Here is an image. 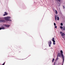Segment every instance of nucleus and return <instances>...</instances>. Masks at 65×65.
I'll return each instance as SVG.
<instances>
[{
	"label": "nucleus",
	"instance_id": "f257e3e1",
	"mask_svg": "<svg viewBox=\"0 0 65 65\" xmlns=\"http://www.w3.org/2000/svg\"><path fill=\"white\" fill-rule=\"evenodd\" d=\"M11 19L10 17H7L4 18L5 20H6V21H11V20L10 19Z\"/></svg>",
	"mask_w": 65,
	"mask_h": 65
},
{
	"label": "nucleus",
	"instance_id": "f03ea898",
	"mask_svg": "<svg viewBox=\"0 0 65 65\" xmlns=\"http://www.w3.org/2000/svg\"><path fill=\"white\" fill-rule=\"evenodd\" d=\"M0 19H1V20H0V23H4L6 22L5 20H4V18H1Z\"/></svg>",
	"mask_w": 65,
	"mask_h": 65
},
{
	"label": "nucleus",
	"instance_id": "7ed1b4c3",
	"mask_svg": "<svg viewBox=\"0 0 65 65\" xmlns=\"http://www.w3.org/2000/svg\"><path fill=\"white\" fill-rule=\"evenodd\" d=\"M52 41H53V44L54 45H55L56 44V43H55V39L54 38H53L52 39Z\"/></svg>",
	"mask_w": 65,
	"mask_h": 65
},
{
	"label": "nucleus",
	"instance_id": "20e7f679",
	"mask_svg": "<svg viewBox=\"0 0 65 65\" xmlns=\"http://www.w3.org/2000/svg\"><path fill=\"white\" fill-rule=\"evenodd\" d=\"M48 44L49 45V46H51V45L52 44V41H49L48 42Z\"/></svg>",
	"mask_w": 65,
	"mask_h": 65
},
{
	"label": "nucleus",
	"instance_id": "39448f33",
	"mask_svg": "<svg viewBox=\"0 0 65 65\" xmlns=\"http://www.w3.org/2000/svg\"><path fill=\"white\" fill-rule=\"evenodd\" d=\"M61 53H58L57 54V58H58V57H61Z\"/></svg>",
	"mask_w": 65,
	"mask_h": 65
},
{
	"label": "nucleus",
	"instance_id": "423d86ee",
	"mask_svg": "<svg viewBox=\"0 0 65 65\" xmlns=\"http://www.w3.org/2000/svg\"><path fill=\"white\" fill-rule=\"evenodd\" d=\"M5 14L3 15L4 16H5L6 15H7L8 14L6 12H5Z\"/></svg>",
	"mask_w": 65,
	"mask_h": 65
},
{
	"label": "nucleus",
	"instance_id": "0eeeda50",
	"mask_svg": "<svg viewBox=\"0 0 65 65\" xmlns=\"http://www.w3.org/2000/svg\"><path fill=\"white\" fill-rule=\"evenodd\" d=\"M9 25H5L4 26H5V27H9Z\"/></svg>",
	"mask_w": 65,
	"mask_h": 65
},
{
	"label": "nucleus",
	"instance_id": "6e6552de",
	"mask_svg": "<svg viewBox=\"0 0 65 65\" xmlns=\"http://www.w3.org/2000/svg\"><path fill=\"white\" fill-rule=\"evenodd\" d=\"M55 21H57V15H55Z\"/></svg>",
	"mask_w": 65,
	"mask_h": 65
},
{
	"label": "nucleus",
	"instance_id": "1a4fd4ad",
	"mask_svg": "<svg viewBox=\"0 0 65 65\" xmlns=\"http://www.w3.org/2000/svg\"><path fill=\"white\" fill-rule=\"evenodd\" d=\"M64 35H65V34H64V33H63L61 34L62 36H64Z\"/></svg>",
	"mask_w": 65,
	"mask_h": 65
},
{
	"label": "nucleus",
	"instance_id": "9d476101",
	"mask_svg": "<svg viewBox=\"0 0 65 65\" xmlns=\"http://www.w3.org/2000/svg\"><path fill=\"white\" fill-rule=\"evenodd\" d=\"M57 20L58 21H59V17H57Z\"/></svg>",
	"mask_w": 65,
	"mask_h": 65
},
{
	"label": "nucleus",
	"instance_id": "9b49d317",
	"mask_svg": "<svg viewBox=\"0 0 65 65\" xmlns=\"http://www.w3.org/2000/svg\"><path fill=\"white\" fill-rule=\"evenodd\" d=\"M55 13L57 14L58 13V12H57V10H55Z\"/></svg>",
	"mask_w": 65,
	"mask_h": 65
},
{
	"label": "nucleus",
	"instance_id": "f8f14e48",
	"mask_svg": "<svg viewBox=\"0 0 65 65\" xmlns=\"http://www.w3.org/2000/svg\"><path fill=\"white\" fill-rule=\"evenodd\" d=\"M63 30H65V26L63 27Z\"/></svg>",
	"mask_w": 65,
	"mask_h": 65
},
{
	"label": "nucleus",
	"instance_id": "ddd939ff",
	"mask_svg": "<svg viewBox=\"0 0 65 65\" xmlns=\"http://www.w3.org/2000/svg\"><path fill=\"white\" fill-rule=\"evenodd\" d=\"M2 29H5V28H4V27H3L2 28Z\"/></svg>",
	"mask_w": 65,
	"mask_h": 65
},
{
	"label": "nucleus",
	"instance_id": "4468645a",
	"mask_svg": "<svg viewBox=\"0 0 65 65\" xmlns=\"http://www.w3.org/2000/svg\"><path fill=\"white\" fill-rule=\"evenodd\" d=\"M60 29H63V27H62V26H60Z\"/></svg>",
	"mask_w": 65,
	"mask_h": 65
},
{
	"label": "nucleus",
	"instance_id": "2eb2a0df",
	"mask_svg": "<svg viewBox=\"0 0 65 65\" xmlns=\"http://www.w3.org/2000/svg\"><path fill=\"white\" fill-rule=\"evenodd\" d=\"M54 60H55V59H54V58H53V60H52V62H54Z\"/></svg>",
	"mask_w": 65,
	"mask_h": 65
},
{
	"label": "nucleus",
	"instance_id": "dca6fc26",
	"mask_svg": "<svg viewBox=\"0 0 65 65\" xmlns=\"http://www.w3.org/2000/svg\"><path fill=\"white\" fill-rule=\"evenodd\" d=\"M60 25L61 26H63V23H60Z\"/></svg>",
	"mask_w": 65,
	"mask_h": 65
},
{
	"label": "nucleus",
	"instance_id": "f3484780",
	"mask_svg": "<svg viewBox=\"0 0 65 65\" xmlns=\"http://www.w3.org/2000/svg\"><path fill=\"white\" fill-rule=\"evenodd\" d=\"M55 28H56V29H57V26H55Z\"/></svg>",
	"mask_w": 65,
	"mask_h": 65
},
{
	"label": "nucleus",
	"instance_id": "a211bd4d",
	"mask_svg": "<svg viewBox=\"0 0 65 65\" xmlns=\"http://www.w3.org/2000/svg\"><path fill=\"white\" fill-rule=\"evenodd\" d=\"M63 38H64V40H65V37H63Z\"/></svg>",
	"mask_w": 65,
	"mask_h": 65
},
{
	"label": "nucleus",
	"instance_id": "6ab92c4d",
	"mask_svg": "<svg viewBox=\"0 0 65 65\" xmlns=\"http://www.w3.org/2000/svg\"><path fill=\"white\" fill-rule=\"evenodd\" d=\"M54 26H56V23H54Z\"/></svg>",
	"mask_w": 65,
	"mask_h": 65
},
{
	"label": "nucleus",
	"instance_id": "aec40b11",
	"mask_svg": "<svg viewBox=\"0 0 65 65\" xmlns=\"http://www.w3.org/2000/svg\"><path fill=\"white\" fill-rule=\"evenodd\" d=\"M60 33L61 34H62L63 33H62V32L61 31L60 32Z\"/></svg>",
	"mask_w": 65,
	"mask_h": 65
},
{
	"label": "nucleus",
	"instance_id": "412c9836",
	"mask_svg": "<svg viewBox=\"0 0 65 65\" xmlns=\"http://www.w3.org/2000/svg\"><path fill=\"white\" fill-rule=\"evenodd\" d=\"M58 1H59V2H60V1H61V0H57Z\"/></svg>",
	"mask_w": 65,
	"mask_h": 65
},
{
	"label": "nucleus",
	"instance_id": "4be33fe9",
	"mask_svg": "<svg viewBox=\"0 0 65 65\" xmlns=\"http://www.w3.org/2000/svg\"><path fill=\"white\" fill-rule=\"evenodd\" d=\"M5 64V62H4L3 64L2 65H4V64Z\"/></svg>",
	"mask_w": 65,
	"mask_h": 65
},
{
	"label": "nucleus",
	"instance_id": "5701e85b",
	"mask_svg": "<svg viewBox=\"0 0 65 65\" xmlns=\"http://www.w3.org/2000/svg\"><path fill=\"white\" fill-rule=\"evenodd\" d=\"M63 9H64L65 8V7H64V6H63Z\"/></svg>",
	"mask_w": 65,
	"mask_h": 65
},
{
	"label": "nucleus",
	"instance_id": "b1692460",
	"mask_svg": "<svg viewBox=\"0 0 65 65\" xmlns=\"http://www.w3.org/2000/svg\"><path fill=\"white\" fill-rule=\"evenodd\" d=\"M57 57V60H58V57Z\"/></svg>",
	"mask_w": 65,
	"mask_h": 65
},
{
	"label": "nucleus",
	"instance_id": "393cba45",
	"mask_svg": "<svg viewBox=\"0 0 65 65\" xmlns=\"http://www.w3.org/2000/svg\"><path fill=\"white\" fill-rule=\"evenodd\" d=\"M1 29H2V28L0 27V30H1Z\"/></svg>",
	"mask_w": 65,
	"mask_h": 65
},
{
	"label": "nucleus",
	"instance_id": "a878e982",
	"mask_svg": "<svg viewBox=\"0 0 65 65\" xmlns=\"http://www.w3.org/2000/svg\"><path fill=\"white\" fill-rule=\"evenodd\" d=\"M60 6V5H58L59 6Z\"/></svg>",
	"mask_w": 65,
	"mask_h": 65
},
{
	"label": "nucleus",
	"instance_id": "bb28decb",
	"mask_svg": "<svg viewBox=\"0 0 65 65\" xmlns=\"http://www.w3.org/2000/svg\"><path fill=\"white\" fill-rule=\"evenodd\" d=\"M54 65H55V64H54Z\"/></svg>",
	"mask_w": 65,
	"mask_h": 65
}]
</instances>
